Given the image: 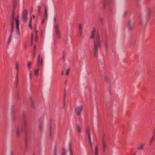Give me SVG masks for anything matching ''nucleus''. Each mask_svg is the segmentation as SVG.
Segmentation results:
<instances>
[{"label": "nucleus", "mask_w": 155, "mask_h": 155, "mask_svg": "<svg viewBox=\"0 0 155 155\" xmlns=\"http://www.w3.org/2000/svg\"><path fill=\"white\" fill-rule=\"evenodd\" d=\"M94 56L97 57L98 56V48H101V47L98 35L96 37V40L94 41Z\"/></svg>", "instance_id": "obj_1"}, {"label": "nucleus", "mask_w": 155, "mask_h": 155, "mask_svg": "<svg viewBox=\"0 0 155 155\" xmlns=\"http://www.w3.org/2000/svg\"><path fill=\"white\" fill-rule=\"evenodd\" d=\"M26 122L25 120H24V123L23 126H22L20 129L18 127H17V131L16 132V136L18 137L20 133L22 132H25V136L26 137Z\"/></svg>", "instance_id": "obj_2"}, {"label": "nucleus", "mask_w": 155, "mask_h": 155, "mask_svg": "<svg viewBox=\"0 0 155 155\" xmlns=\"http://www.w3.org/2000/svg\"><path fill=\"white\" fill-rule=\"evenodd\" d=\"M28 15V11L27 9H25L23 12L22 15V20L24 21L25 22L27 21V16Z\"/></svg>", "instance_id": "obj_3"}, {"label": "nucleus", "mask_w": 155, "mask_h": 155, "mask_svg": "<svg viewBox=\"0 0 155 155\" xmlns=\"http://www.w3.org/2000/svg\"><path fill=\"white\" fill-rule=\"evenodd\" d=\"M83 109V106L81 105L80 106H78L75 109V111L77 115L79 116L81 115V112Z\"/></svg>", "instance_id": "obj_4"}, {"label": "nucleus", "mask_w": 155, "mask_h": 155, "mask_svg": "<svg viewBox=\"0 0 155 155\" xmlns=\"http://www.w3.org/2000/svg\"><path fill=\"white\" fill-rule=\"evenodd\" d=\"M40 54L38 55V58L37 60V66L38 67H40L41 66H42L43 64V59L42 58H41L40 59Z\"/></svg>", "instance_id": "obj_5"}, {"label": "nucleus", "mask_w": 155, "mask_h": 155, "mask_svg": "<svg viewBox=\"0 0 155 155\" xmlns=\"http://www.w3.org/2000/svg\"><path fill=\"white\" fill-rule=\"evenodd\" d=\"M55 29V31L56 35H58V38H60L61 37V34L58 28V25L57 24L55 25L54 26Z\"/></svg>", "instance_id": "obj_6"}, {"label": "nucleus", "mask_w": 155, "mask_h": 155, "mask_svg": "<svg viewBox=\"0 0 155 155\" xmlns=\"http://www.w3.org/2000/svg\"><path fill=\"white\" fill-rule=\"evenodd\" d=\"M14 29V26L11 27V31L10 34L9 36V38L8 40V43H7V47H8L10 42L12 40V32L13 31Z\"/></svg>", "instance_id": "obj_7"}, {"label": "nucleus", "mask_w": 155, "mask_h": 155, "mask_svg": "<svg viewBox=\"0 0 155 155\" xmlns=\"http://www.w3.org/2000/svg\"><path fill=\"white\" fill-rule=\"evenodd\" d=\"M47 17V11L46 7H45V18H43V20L41 21V24H43L44 23L45 20L46 19Z\"/></svg>", "instance_id": "obj_8"}, {"label": "nucleus", "mask_w": 155, "mask_h": 155, "mask_svg": "<svg viewBox=\"0 0 155 155\" xmlns=\"http://www.w3.org/2000/svg\"><path fill=\"white\" fill-rule=\"evenodd\" d=\"M17 0H13L12 10H13V12H15V9L17 6Z\"/></svg>", "instance_id": "obj_9"}, {"label": "nucleus", "mask_w": 155, "mask_h": 155, "mask_svg": "<svg viewBox=\"0 0 155 155\" xmlns=\"http://www.w3.org/2000/svg\"><path fill=\"white\" fill-rule=\"evenodd\" d=\"M103 152L104 153H106V148L107 147V146L105 143L104 142V140H103Z\"/></svg>", "instance_id": "obj_10"}, {"label": "nucleus", "mask_w": 155, "mask_h": 155, "mask_svg": "<svg viewBox=\"0 0 155 155\" xmlns=\"http://www.w3.org/2000/svg\"><path fill=\"white\" fill-rule=\"evenodd\" d=\"M30 99L31 107L33 109H35V104L34 102L33 101L32 98L31 97Z\"/></svg>", "instance_id": "obj_11"}, {"label": "nucleus", "mask_w": 155, "mask_h": 155, "mask_svg": "<svg viewBox=\"0 0 155 155\" xmlns=\"http://www.w3.org/2000/svg\"><path fill=\"white\" fill-rule=\"evenodd\" d=\"M86 132L88 134V139H90L91 138V136L90 134V130L89 127L88 126L86 130Z\"/></svg>", "instance_id": "obj_12"}, {"label": "nucleus", "mask_w": 155, "mask_h": 155, "mask_svg": "<svg viewBox=\"0 0 155 155\" xmlns=\"http://www.w3.org/2000/svg\"><path fill=\"white\" fill-rule=\"evenodd\" d=\"M19 22L18 21V20H17L16 21V31L17 32H19Z\"/></svg>", "instance_id": "obj_13"}, {"label": "nucleus", "mask_w": 155, "mask_h": 155, "mask_svg": "<svg viewBox=\"0 0 155 155\" xmlns=\"http://www.w3.org/2000/svg\"><path fill=\"white\" fill-rule=\"evenodd\" d=\"M145 144V143H143L140 145V146L137 147V149L138 150H143Z\"/></svg>", "instance_id": "obj_14"}, {"label": "nucleus", "mask_w": 155, "mask_h": 155, "mask_svg": "<svg viewBox=\"0 0 155 155\" xmlns=\"http://www.w3.org/2000/svg\"><path fill=\"white\" fill-rule=\"evenodd\" d=\"M127 26L129 30L131 31L133 29V28L131 25V21H129L127 24Z\"/></svg>", "instance_id": "obj_15"}, {"label": "nucleus", "mask_w": 155, "mask_h": 155, "mask_svg": "<svg viewBox=\"0 0 155 155\" xmlns=\"http://www.w3.org/2000/svg\"><path fill=\"white\" fill-rule=\"evenodd\" d=\"M76 127L78 132L81 133V128L78 124H76Z\"/></svg>", "instance_id": "obj_16"}, {"label": "nucleus", "mask_w": 155, "mask_h": 155, "mask_svg": "<svg viewBox=\"0 0 155 155\" xmlns=\"http://www.w3.org/2000/svg\"><path fill=\"white\" fill-rule=\"evenodd\" d=\"M104 79L106 82L108 83L110 81L109 78L106 75L104 76Z\"/></svg>", "instance_id": "obj_17"}, {"label": "nucleus", "mask_w": 155, "mask_h": 155, "mask_svg": "<svg viewBox=\"0 0 155 155\" xmlns=\"http://www.w3.org/2000/svg\"><path fill=\"white\" fill-rule=\"evenodd\" d=\"M14 13L13 12V10H12V15L11 17V21H14Z\"/></svg>", "instance_id": "obj_18"}, {"label": "nucleus", "mask_w": 155, "mask_h": 155, "mask_svg": "<svg viewBox=\"0 0 155 155\" xmlns=\"http://www.w3.org/2000/svg\"><path fill=\"white\" fill-rule=\"evenodd\" d=\"M107 5L106 0H103V8H105Z\"/></svg>", "instance_id": "obj_19"}, {"label": "nucleus", "mask_w": 155, "mask_h": 155, "mask_svg": "<svg viewBox=\"0 0 155 155\" xmlns=\"http://www.w3.org/2000/svg\"><path fill=\"white\" fill-rule=\"evenodd\" d=\"M69 147H70V155H73V152L72 151V148H71V143H70Z\"/></svg>", "instance_id": "obj_20"}, {"label": "nucleus", "mask_w": 155, "mask_h": 155, "mask_svg": "<svg viewBox=\"0 0 155 155\" xmlns=\"http://www.w3.org/2000/svg\"><path fill=\"white\" fill-rule=\"evenodd\" d=\"M39 70V68H38L37 69H35V74L36 76H38V71Z\"/></svg>", "instance_id": "obj_21"}, {"label": "nucleus", "mask_w": 155, "mask_h": 155, "mask_svg": "<svg viewBox=\"0 0 155 155\" xmlns=\"http://www.w3.org/2000/svg\"><path fill=\"white\" fill-rule=\"evenodd\" d=\"M95 155H98L97 145L96 146L95 148Z\"/></svg>", "instance_id": "obj_22"}, {"label": "nucleus", "mask_w": 155, "mask_h": 155, "mask_svg": "<svg viewBox=\"0 0 155 155\" xmlns=\"http://www.w3.org/2000/svg\"><path fill=\"white\" fill-rule=\"evenodd\" d=\"M31 22H32V18L31 17L30 18V20L29 23V27L31 29H32V27L31 26Z\"/></svg>", "instance_id": "obj_23"}, {"label": "nucleus", "mask_w": 155, "mask_h": 155, "mask_svg": "<svg viewBox=\"0 0 155 155\" xmlns=\"http://www.w3.org/2000/svg\"><path fill=\"white\" fill-rule=\"evenodd\" d=\"M25 151H26L27 150V145L28 144V140L26 138L25 140Z\"/></svg>", "instance_id": "obj_24"}, {"label": "nucleus", "mask_w": 155, "mask_h": 155, "mask_svg": "<svg viewBox=\"0 0 155 155\" xmlns=\"http://www.w3.org/2000/svg\"><path fill=\"white\" fill-rule=\"evenodd\" d=\"M62 54H63V57H62V60L64 62V61H65V60L64 59V57H65V54L64 53V51H63L62 52Z\"/></svg>", "instance_id": "obj_25"}, {"label": "nucleus", "mask_w": 155, "mask_h": 155, "mask_svg": "<svg viewBox=\"0 0 155 155\" xmlns=\"http://www.w3.org/2000/svg\"><path fill=\"white\" fill-rule=\"evenodd\" d=\"M16 68L18 72V67H19V63L18 62H16L15 63Z\"/></svg>", "instance_id": "obj_26"}, {"label": "nucleus", "mask_w": 155, "mask_h": 155, "mask_svg": "<svg viewBox=\"0 0 155 155\" xmlns=\"http://www.w3.org/2000/svg\"><path fill=\"white\" fill-rule=\"evenodd\" d=\"M40 35L41 38H42L44 37L43 32L42 30L40 31Z\"/></svg>", "instance_id": "obj_27"}, {"label": "nucleus", "mask_w": 155, "mask_h": 155, "mask_svg": "<svg viewBox=\"0 0 155 155\" xmlns=\"http://www.w3.org/2000/svg\"><path fill=\"white\" fill-rule=\"evenodd\" d=\"M57 146L56 145L54 146V155H57Z\"/></svg>", "instance_id": "obj_28"}, {"label": "nucleus", "mask_w": 155, "mask_h": 155, "mask_svg": "<svg viewBox=\"0 0 155 155\" xmlns=\"http://www.w3.org/2000/svg\"><path fill=\"white\" fill-rule=\"evenodd\" d=\"M16 81L15 82V84L16 86V87H17L18 85V74L16 75Z\"/></svg>", "instance_id": "obj_29"}, {"label": "nucleus", "mask_w": 155, "mask_h": 155, "mask_svg": "<svg viewBox=\"0 0 155 155\" xmlns=\"http://www.w3.org/2000/svg\"><path fill=\"white\" fill-rule=\"evenodd\" d=\"M69 71H70V69L69 68H68L67 69V70L66 71V72L65 75L66 76H67L68 74Z\"/></svg>", "instance_id": "obj_30"}, {"label": "nucleus", "mask_w": 155, "mask_h": 155, "mask_svg": "<svg viewBox=\"0 0 155 155\" xmlns=\"http://www.w3.org/2000/svg\"><path fill=\"white\" fill-rule=\"evenodd\" d=\"M78 28L79 29V31L81 30H82V25L81 24H79L78 25Z\"/></svg>", "instance_id": "obj_31"}, {"label": "nucleus", "mask_w": 155, "mask_h": 155, "mask_svg": "<svg viewBox=\"0 0 155 155\" xmlns=\"http://www.w3.org/2000/svg\"><path fill=\"white\" fill-rule=\"evenodd\" d=\"M89 139V143L90 144V145L91 148H92V143L91 141V138H90V139Z\"/></svg>", "instance_id": "obj_32"}, {"label": "nucleus", "mask_w": 155, "mask_h": 155, "mask_svg": "<svg viewBox=\"0 0 155 155\" xmlns=\"http://www.w3.org/2000/svg\"><path fill=\"white\" fill-rule=\"evenodd\" d=\"M31 64L30 62H28V69H30Z\"/></svg>", "instance_id": "obj_33"}, {"label": "nucleus", "mask_w": 155, "mask_h": 155, "mask_svg": "<svg viewBox=\"0 0 155 155\" xmlns=\"http://www.w3.org/2000/svg\"><path fill=\"white\" fill-rule=\"evenodd\" d=\"M51 124H50V134H49V136L50 137L51 136Z\"/></svg>", "instance_id": "obj_34"}, {"label": "nucleus", "mask_w": 155, "mask_h": 155, "mask_svg": "<svg viewBox=\"0 0 155 155\" xmlns=\"http://www.w3.org/2000/svg\"><path fill=\"white\" fill-rule=\"evenodd\" d=\"M14 21H11V27L14 26Z\"/></svg>", "instance_id": "obj_35"}, {"label": "nucleus", "mask_w": 155, "mask_h": 155, "mask_svg": "<svg viewBox=\"0 0 155 155\" xmlns=\"http://www.w3.org/2000/svg\"><path fill=\"white\" fill-rule=\"evenodd\" d=\"M154 137H152L151 139L150 140V144L151 145L152 142H153V140L154 139Z\"/></svg>", "instance_id": "obj_36"}, {"label": "nucleus", "mask_w": 155, "mask_h": 155, "mask_svg": "<svg viewBox=\"0 0 155 155\" xmlns=\"http://www.w3.org/2000/svg\"><path fill=\"white\" fill-rule=\"evenodd\" d=\"M153 137H155V128L154 129L153 131Z\"/></svg>", "instance_id": "obj_37"}, {"label": "nucleus", "mask_w": 155, "mask_h": 155, "mask_svg": "<svg viewBox=\"0 0 155 155\" xmlns=\"http://www.w3.org/2000/svg\"><path fill=\"white\" fill-rule=\"evenodd\" d=\"M105 46L106 50H107L108 45H107V41L105 43Z\"/></svg>", "instance_id": "obj_38"}, {"label": "nucleus", "mask_w": 155, "mask_h": 155, "mask_svg": "<svg viewBox=\"0 0 155 155\" xmlns=\"http://www.w3.org/2000/svg\"><path fill=\"white\" fill-rule=\"evenodd\" d=\"M66 151H62L61 153V155H66Z\"/></svg>", "instance_id": "obj_39"}, {"label": "nucleus", "mask_w": 155, "mask_h": 155, "mask_svg": "<svg viewBox=\"0 0 155 155\" xmlns=\"http://www.w3.org/2000/svg\"><path fill=\"white\" fill-rule=\"evenodd\" d=\"M80 34L81 37L82 36V30L80 31Z\"/></svg>", "instance_id": "obj_40"}, {"label": "nucleus", "mask_w": 155, "mask_h": 155, "mask_svg": "<svg viewBox=\"0 0 155 155\" xmlns=\"http://www.w3.org/2000/svg\"><path fill=\"white\" fill-rule=\"evenodd\" d=\"M37 39H38V36H37V35H35V42H36L37 41Z\"/></svg>", "instance_id": "obj_41"}, {"label": "nucleus", "mask_w": 155, "mask_h": 155, "mask_svg": "<svg viewBox=\"0 0 155 155\" xmlns=\"http://www.w3.org/2000/svg\"><path fill=\"white\" fill-rule=\"evenodd\" d=\"M39 129H40V130L41 131L42 130V126H41V125H40V126H39Z\"/></svg>", "instance_id": "obj_42"}, {"label": "nucleus", "mask_w": 155, "mask_h": 155, "mask_svg": "<svg viewBox=\"0 0 155 155\" xmlns=\"http://www.w3.org/2000/svg\"><path fill=\"white\" fill-rule=\"evenodd\" d=\"M17 20H18V21H19L18 15H17V17L15 18L16 22V21Z\"/></svg>", "instance_id": "obj_43"}, {"label": "nucleus", "mask_w": 155, "mask_h": 155, "mask_svg": "<svg viewBox=\"0 0 155 155\" xmlns=\"http://www.w3.org/2000/svg\"><path fill=\"white\" fill-rule=\"evenodd\" d=\"M33 39V34L32 33L31 34V42L32 41Z\"/></svg>", "instance_id": "obj_44"}, {"label": "nucleus", "mask_w": 155, "mask_h": 155, "mask_svg": "<svg viewBox=\"0 0 155 155\" xmlns=\"http://www.w3.org/2000/svg\"><path fill=\"white\" fill-rule=\"evenodd\" d=\"M66 99V96L65 92H64V102H65Z\"/></svg>", "instance_id": "obj_45"}, {"label": "nucleus", "mask_w": 155, "mask_h": 155, "mask_svg": "<svg viewBox=\"0 0 155 155\" xmlns=\"http://www.w3.org/2000/svg\"><path fill=\"white\" fill-rule=\"evenodd\" d=\"M94 34H92V35H91V38H93L94 37Z\"/></svg>", "instance_id": "obj_46"}, {"label": "nucleus", "mask_w": 155, "mask_h": 155, "mask_svg": "<svg viewBox=\"0 0 155 155\" xmlns=\"http://www.w3.org/2000/svg\"><path fill=\"white\" fill-rule=\"evenodd\" d=\"M35 51H34L33 52V57H35Z\"/></svg>", "instance_id": "obj_47"}, {"label": "nucleus", "mask_w": 155, "mask_h": 155, "mask_svg": "<svg viewBox=\"0 0 155 155\" xmlns=\"http://www.w3.org/2000/svg\"><path fill=\"white\" fill-rule=\"evenodd\" d=\"M95 33V29H94L92 31V34L94 35Z\"/></svg>", "instance_id": "obj_48"}, {"label": "nucleus", "mask_w": 155, "mask_h": 155, "mask_svg": "<svg viewBox=\"0 0 155 155\" xmlns=\"http://www.w3.org/2000/svg\"><path fill=\"white\" fill-rule=\"evenodd\" d=\"M54 22H56V17L55 16L54 17Z\"/></svg>", "instance_id": "obj_49"}, {"label": "nucleus", "mask_w": 155, "mask_h": 155, "mask_svg": "<svg viewBox=\"0 0 155 155\" xmlns=\"http://www.w3.org/2000/svg\"><path fill=\"white\" fill-rule=\"evenodd\" d=\"M36 48V46L35 45H34V51H35V49Z\"/></svg>", "instance_id": "obj_50"}, {"label": "nucleus", "mask_w": 155, "mask_h": 155, "mask_svg": "<svg viewBox=\"0 0 155 155\" xmlns=\"http://www.w3.org/2000/svg\"><path fill=\"white\" fill-rule=\"evenodd\" d=\"M38 10L40 11V9L41 8V7H40L39 6H38Z\"/></svg>", "instance_id": "obj_51"}, {"label": "nucleus", "mask_w": 155, "mask_h": 155, "mask_svg": "<svg viewBox=\"0 0 155 155\" xmlns=\"http://www.w3.org/2000/svg\"><path fill=\"white\" fill-rule=\"evenodd\" d=\"M91 152H92V153H93V147H92V148H91Z\"/></svg>", "instance_id": "obj_52"}, {"label": "nucleus", "mask_w": 155, "mask_h": 155, "mask_svg": "<svg viewBox=\"0 0 155 155\" xmlns=\"http://www.w3.org/2000/svg\"><path fill=\"white\" fill-rule=\"evenodd\" d=\"M11 155H13V153L12 151H11Z\"/></svg>", "instance_id": "obj_53"}, {"label": "nucleus", "mask_w": 155, "mask_h": 155, "mask_svg": "<svg viewBox=\"0 0 155 155\" xmlns=\"http://www.w3.org/2000/svg\"><path fill=\"white\" fill-rule=\"evenodd\" d=\"M29 76L30 77V78H31V72H30L29 73Z\"/></svg>", "instance_id": "obj_54"}, {"label": "nucleus", "mask_w": 155, "mask_h": 155, "mask_svg": "<svg viewBox=\"0 0 155 155\" xmlns=\"http://www.w3.org/2000/svg\"><path fill=\"white\" fill-rule=\"evenodd\" d=\"M150 10H148V14L147 15V16H149V14H150Z\"/></svg>", "instance_id": "obj_55"}, {"label": "nucleus", "mask_w": 155, "mask_h": 155, "mask_svg": "<svg viewBox=\"0 0 155 155\" xmlns=\"http://www.w3.org/2000/svg\"><path fill=\"white\" fill-rule=\"evenodd\" d=\"M38 15H40V11L38 10Z\"/></svg>", "instance_id": "obj_56"}, {"label": "nucleus", "mask_w": 155, "mask_h": 155, "mask_svg": "<svg viewBox=\"0 0 155 155\" xmlns=\"http://www.w3.org/2000/svg\"><path fill=\"white\" fill-rule=\"evenodd\" d=\"M37 32H38V31L36 30L35 31V35H37Z\"/></svg>", "instance_id": "obj_57"}, {"label": "nucleus", "mask_w": 155, "mask_h": 155, "mask_svg": "<svg viewBox=\"0 0 155 155\" xmlns=\"http://www.w3.org/2000/svg\"><path fill=\"white\" fill-rule=\"evenodd\" d=\"M63 151H65V149L64 148H63Z\"/></svg>", "instance_id": "obj_58"}, {"label": "nucleus", "mask_w": 155, "mask_h": 155, "mask_svg": "<svg viewBox=\"0 0 155 155\" xmlns=\"http://www.w3.org/2000/svg\"><path fill=\"white\" fill-rule=\"evenodd\" d=\"M14 105H12V108H13H13H14Z\"/></svg>", "instance_id": "obj_59"}, {"label": "nucleus", "mask_w": 155, "mask_h": 155, "mask_svg": "<svg viewBox=\"0 0 155 155\" xmlns=\"http://www.w3.org/2000/svg\"><path fill=\"white\" fill-rule=\"evenodd\" d=\"M32 16H33V18H35V15H33Z\"/></svg>", "instance_id": "obj_60"}, {"label": "nucleus", "mask_w": 155, "mask_h": 155, "mask_svg": "<svg viewBox=\"0 0 155 155\" xmlns=\"http://www.w3.org/2000/svg\"><path fill=\"white\" fill-rule=\"evenodd\" d=\"M127 14V12H125V13H124V16H125V15H126V14Z\"/></svg>", "instance_id": "obj_61"}, {"label": "nucleus", "mask_w": 155, "mask_h": 155, "mask_svg": "<svg viewBox=\"0 0 155 155\" xmlns=\"http://www.w3.org/2000/svg\"><path fill=\"white\" fill-rule=\"evenodd\" d=\"M61 75H63V71H62V72H61Z\"/></svg>", "instance_id": "obj_62"}, {"label": "nucleus", "mask_w": 155, "mask_h": 155, "mask_svg": "<svg viewBox=\"0 0 155 155\" xmlns=\"http://www.w3.org/2000/svg\"><path fill=\"white\" fill-rule=\"evenodd\" d=\"M67 80H66V81H65V84H66L67 83Z\"/></svg>", "instance_id": "obj_63"}, {"label": "nucleus", "mask_w": 155, "mask_h": 155, "mask_svg": "<svg viewBox=\"0 0 155 155\" xmlns=\"http://www.w3.org/2000/svg\"><path fill=\"white\" fill-rule=\"evenodd\" d=\"M100 20H101V21H103V19H102L101 18L100 19Z\"/></svg>", "instance_id": "obj_64"}]
</instances>
